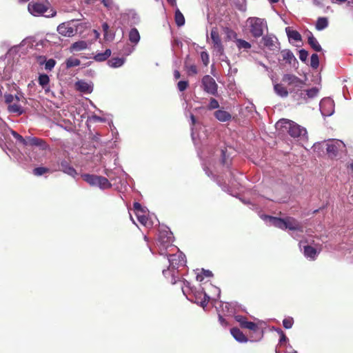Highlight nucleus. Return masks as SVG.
Returning <instances> with one entry per match:
<instances>
[{"label": "nucleus", "instance_id": "33", "mask_svg": "<svg viewBox=\"0 0 353 353\" xmlns=\"http://www.w3.org/2000/svg\"><path fill=\"white\" fill-rule=\"evenodd\" d=\"M76 85L77 89L81 92H90L92 90L90 85L88 83L83 81L77 82Z\"/></svg>", "mask_w": 353, "mask_h": 353}, {"label": "nucleus", "instance_id": "10", "mask_svg": "<svg viewBox=\"0 0 353 353\" xmlns=\"http://www.w3.org/2000/svg\"><path fill=\"white\" fill-rule=\"evenodd\" d=\"M265 29L268 30V27L264 23H251L250 31L254 37L257 38L263 34Z\"/></svg>", "mask_w": 353, "mask_h": 353}, {"label": "nucleus", "instance_id": "41", "mask_svg": "<svg viewBox=\"0 0 353 353\" xmlns=\"http://www.w3.org/2000/svg\"><path fill=\"white\" fill-rule=\"evenodd\" d=\"M50 172V170L45 167H38L33 170V174L36 176H41Z\"/></svg>", "mask_w": 353, "mask_h": 353}, {"label": "nucleus", "instance_id": "48", "mask_svg": "<svg viewBox=\"0 0 353 353\" xmlns=\"http://www.w3.org/2000/svg\"><path fill=\"white\" fill-rule=\"evenodd\" d=\"M283 57L284 60L288 61L289 63H291L292 59H295V57L292 52L290 51L286 52L283 54Z\"/></svg>", "mask_w": 353, "mask_h": 353}, {"label": "nucleus", "instance_id": "36", "mask_svg": "<svg viewBox=\"0 0 353 353\" xmlns=\"http://www.w3.org/2000/svg\"><path fill=\"white\" fill-rule=\"evenodd\" d=\"M241 327L245 328V329H248L254 332H259L260 330V328L256 323L252 322V321H245Z\"/></svg>", "mask_w": 353, "mask_h": 353}, {"label": "nucleus", "instance_id": "22", "mask_svg": "<svg viewBox=\"0 0 353 353\" xmlns=\"http://www.w3.org/2000/svg\"><path fill=\"white\" fill-rule=\"evenodd\" d=\"M275 92L281 97H286L288 95L289 91L287 88L281 83H276L274 86Z\"/></svg>", "mask_w": 353, "mask_h": 353}, {"label": "nucleus", "instance_id": "37", "mask_svg": "<svg viewBox=\"0 0 353 353\" xmlns=\"http://www.w3.org/2000/svg\"><path fill=\"white\" fill-rule=\"evenodd\" d=\"M38 81L39 85L45 89L46 87L49 84L50 78L47 74H42L39 76Z\"/></svg>", "mask_w": 353, "mask_h": 353}, {"label": "nucleus", "instance_id": "11", "mask_svg": "<svg viewBox=\"0 0 353 353\" xmlns=\"http://www.w3.org/2000/svg\"><path fill=\"white\" fill-rule=\"evenodd\" d=\"M286 229L292 231H303V227L296 219L288 216L285 218Z\"/></svg>", "mask_w": 353, "mask_h": 353}, {"label": "nucleus", "instance_id": "2", "mask_svg": "<svg viewBox=\"0 0 353 353\" xmlns=\"http://www.w3.org/2000/svg\"><path fill=\"white\" fill-rule=\"evenodd\" d=\"M28 10L29 12L34 16L44 15L47 17H54L56 15V11L49 6L41 3L32 1L28 3Z\"/></svg>", "mask_w": 353, "mask_h": 353}, {"label": "nucleus", "instance_id": "3", "mask_svg": "<svg viewBox=\"0 0 353 353\" xmlns=\"http://www.w3.org/2000/svg\"><path fill=\"white\" fill-rule=\"evenodd\" d=\"M326 150L330 158H341L346 152V147L341 140H332L327 143Z\"/></svg>", "mask_w": 353, "mask_h": 353}, {"label": "nucleus", "instance_id": "57", "mask_svg": "<svg viewBox=\"0 0 353 353\" xmlns=\"http://www.w3.org/2000/svg\"><path fill=\"white\" fill-rule=\"evenodd\" d=\"M328 23H316V28L318 30H322L327 26Z\"/></svg>", "mask_w": 353, "mask_h": 353}, {"label": "nucleus", "instance_id": "24", "mask_svg": "<svg viewBox=\"0 0 353 353\" xmlns=\"http://www.w3.org/2000/svg\"><path fill=\"white\" fill-rule=\"evenodd\" d=\"M184 68L188 76H195L198 74L196 65L194 64H190L187 61L185 62Z\"/></svg>", "mask_w": 353, "mask_h": 353}, {"label": "nucleus", "instance_id": "55", "mask_svg": "<svg viewBox=\"0 0 353 353\" xmlns=\"http://www.w3.org/2000/svg\"><path fill=\"white\" fill-rule=\"evenodd\" d=\"M287 336L284 334V332L282 330H280V340L279 342L281 343L285 342L287 341Z\"/></svg>", "mask_w": 353, "mask_h": 353}, {"label": "nucleus", "instance_id": "39", "mask_svg": "<svg viewBox=\"0 0 353 353\" xmlns=\"http://www.w3.org/2000/svg\"><path fill=\"white\" fill-rule=\"evenodd\" d=\"M319 65V58L317 54H312L310 59V66L316 69Z\"/></svg>", "mask_w": 353, "mask_h": 353}, {"label": "nucleus", "instance_id": "6", "mask_svg": "<svg viewBox=\"0 0 353 353\" xmlns=\"http://www.w3.org/2000/svg\"><path fill=\"white\" fill-rule=\"evenodd\" d=\"M168 260L169 261V266L172 270H176L179 267L185 266V256L182 253H176L168 255Z\"/></svg>", "mask_w": 353, "mask_h": 353}, {"label": "nucleus", "instance_id": "44", "mask_svg": "<svg viewBox=\"0 0 353 353\" xmlns=\"http://www.w3.org/2000/svg\"><path fill=\"white\" fill-rule=\"evenodd\" d=\"M102 3L103 6L109 10L117 9L113 0H102Z\"/></svg>", "mask_w": 353, "mask_h": 353}, {"label": "nucleus", "instance_id": "58", "mask_svg": "<svg viewBox=\"0 0 353 353\" xmlns=\"http://www.w3.org/2000/svg\"><path fill=\"white\" fill-rule=\"evenodd\" d=\"M174 77L175 79H179L181 77V74L179 70L174 71Z\"/></svg>", "mask_w": 353, "mask_h": 353}, {"label": "nucleus", "instance_id": "61", "mask_svg": "<svg viewBox=\"0 0 353 353\" xmlns=\"http://www.w3.org/2000/svg\"><path fill=\"white\" fill-rule=\"evenodd\" d=\"M332 3H339V4H342L346 1H347L348 0H331Z\"/></svg>", "mask_w": 353, "mask_h": 353}, {"label": "nucleus", "instance_id": "60", "mask_svg": "<svg viewBox=\"0 0 353 353\" xmlns=\"http://www.w3.org/2000/svg\"><path fill=\"white\" fill-rule=\"evenodd\" d=\"M258 20H259V19L258 18H255V17H250L248 20H247V22H250V23H252V22H257Z\"/></svg>", "mask_w": 353, "mask_h": 353}, {"label": "nucleus", "instance_id": "49", "mask_svg": "<svg viewBox=\"0 0 353 353\" xmlns=\"http://www.w3.org/2000/svg\"><path fill=\"white\" fill-rule=\"evenodd\" d=\"M175 22H185L183 15L179 10L175 12Z\"/></svg>", "mask_w": 353, "mask_h": 353}, {"label": "nucleus", "instance_id": "14", "mask_svg": "<svg viewBox=\"0 0 353 353\" xmlns=\"http://www.w3.org/2000/svg\"><path fill=\"white\" fill-rule=\"evenodd\" d=\"M230 333L238 342L245 343L248 341L247 336L238 327L232 328Z\"/></svg>", "mask_w": 353, "mask_h": 353}, {"label": "nucleus", "instance_id": "31", "mask_svg": "<svg viewBox=\"0 0 353 353\" xmlns=\"http://www.w3.org/2000/svg\"><path fill=\"white\" fill-rule=\"evenodd\" d=\"M271 219H272V223L275 227L282 230L286 229L285 218L281 219L277 217H271Z\"/></svg>", "mask_w": 353, "mask_h": 353}, {"label": "nucleus", "instance_id": "56", "mask_svg": "<svg viewBox=\"0 0 353 353\" xmlns=\"http://www.w3.org/2000/svg\"><path fill=\"white\" fill-rule=\"evenodd\" d=\"M133 207H134V210L135 211H137V212H139V211H142L141 205L139 203H138V202L134 203Z\"/></svg>", "mask_w": 353, "mask_h": 353}, {"label": "nucleus", "instance_id": "52", "mask_svg": "<svg viewBox=\"0 0 353 353\" xmlns=\"http://www.w3.org/2000/svg\"><path fill=\"white\" fill-rule=\"evenodd\" d=\"M108 28H109L108 23H103V30L104 31V37L107 40L110 39H112V37L111 35L110 37L108 35Z\"/></svg>", "mask_w": 353, "mask_h": 353}, {"label": "nucleus", "instance_id": "15", "mask_svg": "<svg viewBox=\"0 0 353 353\" xmlns=\"http://www.w3.org/2000/svg\"><path fill=\"white\" fill-rule=\"evenodd\" d=\"M60 170L64 173L73 177L77 174L76 170L72 167L67 161L65 160L61 161L60 165Z\"/></svg>", "mask_w": 353, "mask_h": 353}, {"label": "nucleus", "instance_id": "32", "mask_svg": "<svg viewBox=\"0 0 353 353\" xmlns=\"http://www.w3.org/2000/svg\"><path fill=\"white\" fill-rule=\"evenodd\" d=\"M286 32L289 39L294 40L295 41H299L301 40V36L299 32L296 30H290V28H286Z\"/></svg>", "mask_w": 353, "mask_h": 353}, {"label": "nucleus", "instance_id": "19", "mask_svg": "<svg viewBox=\"0 0 353 353\" xmlns=\"http://www.w3.org/2000/svg\"><path fill=\"white\" fill-rule=\"evenodd\" d=\"M301 96L303 99H306L307 98L312 99L315 97L319 92V89L316 88H312L308 90H301Z\"/></svg>", "mask_w": 353, "mask_h": 353}, {"label": "nucleus", "instance_id": "28", "mask_svg": "<svg viewBox=\"0 0 353 353\" xmlns=\"http://www.w3.org/2000/svg\"><path fill=\"white\" fill-rule=\"evenodd\" d=\"M122 19L125 21H137L139 17L134 10H130L123 14Z\"/></svg>", "mask_w": 353, "mask_h": 353}, {"label": "nucleus", "instance_id": "29", "mask_svg": "<svg viewBox=\"0 0 353 353\" xmlns=\"http://www.w3.org/2000/svg\"><path fill=\"white\" fill-rule=\"evenodd\" d=\"M111 55L110 49H106L104 52L98 53L94 57L96 61H104L107 60Z\"/></svg>", "mask_w": 353, "mask_h": 353}, {"label": "nucleus", "instance_id": "59", "mask_svg": "<svg viewBox=\"0 0 353 353\" xmlns=\"http://www.w3.org/2000/svg\"><path fill=\"white\" fill-rule=\"evenodd\" d=\"M203 274L207 277H210L212 276V273L210 270H204Z\"/></svg>", "mask_w": 353, "mask_h": 353}, {"label": "nucleus", "instance_id": "8", "mask_svg": "<svg viewBox=\"0 0 353 353\" xmlns=\"http://www.w3.org/2000/svg\"><path fill=\"white\" fill-rule=\"evenodd\" d=\"M72 23H59L57 26L58 32L64 36V37H72L74 36L77 32V27L73 25L71 26Z\"/></svg>", "mask_w": 353, "mask_h": 353}, {"label": "nucleus", "instance_id": "53", "mask_svg": "<svg viewBox=\"0 0 353 353\" xmlns=\"http://www.w3.org/2000/svg\"><path fill=\"white\" fill-rule=\"evenodd\" d=\"M5 102L7 104H10L14 100V96L11 94H6L4 95Z\"/></svg>", "mask_w": 353, "mask_h": 353}, {"label": "nucleus", "instance_id": "51", "mask_svg": "<svg viewBox=\"0 0 353 353\" xmlns=\"http://www.w3.org/2000/svg\"><path fill=\"white\" fill-rule=\"evenodd\" d=\"M234 319L239 323L241 327L244 324V323L248 321V319L245 316H243L241 315H236L234 316Z\"/></svg>", "mask_w": 353, "mask_h": 353}, {"label": "nucleus", "instance_id": "42", "mask_svg": "<svg viewBox=\"0 0 353 353\" xmlns=\"http://www.w3.org/2000/svg\"><path fill=\"white\" fill-rule=\"evenodd\" d=\"M11 134L19 143H22L23 145H27V139H24L21 135L14 130H12Z\"/></svg>", "mask_w": 353, "mask_h": 353}, {"label": "nucleus", "instance_id": "45", "mask_svg": "<svg viewBox=\"0 0 353 353\" xmlns=\"http://www.w3.org/2000/svg\"><path fill=\"white\" fill-rule=\"evenodd\" d=\"M294 324V319L292 317H288L283 319V325L285 329H290Z\"/></svg>", "mask_w": 353, "mask_h": 353}, {"label": "nucleus", "instance_id": "50", "mask_svg": "<svg viewBox=\"0 0 353 353\" xmlns=\"http://www.w3.org/2000/svg\"><path fill=\"white\" fill-rule=\"evenodd\" d=\"M201 58L203 64L207 66L209 63V55L206 52H202L201 53Z\"/></svg>", "mask_w": 353, "mask_h": 353}, {"label": "nucleus", "instance_id": "26", "mask_svg": "<svg viewBox=\"0 0 353 353\" xmlns=\"http://www.w3.org/2000/svg\"><path fill=\"white\" fill-rule=\"evenodd\" d=\"M98 176H99L97 175L90 174H85L82 175L83 179L92 186L97 185Z\"/></svg>", "mask_w": 353, "mask_h": 353}, {"label": "nucleus", "instance_id": "21", "mask_svg": "<svg viewBox=\"0 0 353 353\" xmlns=\"http://www.w3.org/2000/svg\"><path fill=\"white\" fill-rule=\"evenodd\" d=\"M317 250L316 248L311 245L304 246V255L307 258H310L312 260H315L317 256Z\"/></svg>", "mask_w": 353, "mask_h": 353}, {"label": "nucleus", "instance_id": "23", "mask_svg": "<svg viewBox=\"0 0 353 353\" xmlns=\"http://www.w3.org/2000/svg\"><path fill=\"white\" fill-rule=\"evenodd\" d=\"M97 187L105 190L110 188L112 187V184L107 178L102 176H99Z\"/></svg>", "mask_w": 353, "mask_h": 353}, {"label": "nucleus", "instance_id": "1", "mask_svg": "<svg viewBox=\"0 0 353 353\" xmlns=\"http://www.w3.org/2000/svg\"><path fill=\"white\" fill-rule=\"evenodd\" d=\"M276 126L277 128L284 129L294 138H305L307 136L305 128L287 119H280Z\"/></svg>", "mask_w": 353, "mask_h": 353}, {"label": "nucleus", "instance_id": "40", "mask_svg": "<svg viewBox=\"0 0 353 353\" xmlns=\"http://www.w3.org/2000/svg\"><path fill=\"white\" fill-rule=\"evenodd\" d=\"M263 43L265 46L268 47L270 49L274 46V41L272 38L270 36H265L262 39Z\"/></svg>", "mask_w": 353, "mask_h": 353}, {"label": "nucleus", "instance_id": "7", "mask_svg": "<svg viewBox=\"0 0 353 353\" xmlns=\"http://www.w3.org/2000/svg\"><path fill=\"white\" fill-rule=\"evenodd\" d=\"M210 37L213 42V48L216 52V54L219 56L223 55L224 53V47L222 44L221 39L216 28H212Z\"/></svg>", "mask_w": 353, "mask_h": 353}, {"label": "nucleus", "instance_id": "30", "mask_svg": "<svg viewBox=\"0 0 353 353\" xmlns=\"http://www.w3.org/2000/svg\"><path fill=\"white\" fill-rule=\"evenodd\" d=\"M308 43L310 46L316 52H320L322 50L321 45L319 43L316 39L313 36L311 35L308 37Z\"/></svg>", "mask_w": 353, "mask_h": 353}, {"label": "nucleus", "instance_id": "38", "mask_svg": "<svg viewBox=\"0 0 353 353\" xmlns=\"http://www.w3.org/2000/svg\"><path fill=\"white\" fill-rule=\"evenodd\" d=\"M80 63H81V61L79 59L72 58V57L68 58L65 61L67 68L79 66L80 65Z\"/></svg>", "mask_w": 353, "mask_h": 353}, {"label": "nucleus", "instance_id": "62", "mask_svg": "<svg viewBox=\"0 0 353 353\" xmlns=\"http://www.w3.org/2000/svg\"><path fill=\"white\" fill-rule=\"evenodd\" d=\"M316 22H319V23L327 22V19L325 17H319Z\"/></svg>", "mask_w": 353, "mask_h": 353}, {"label": "nucleus", "instance_id": "35", "mask_svg": "<svg viewBox=\"0 0 353 353\" xmlns=\"http://www.w3.org/2000/svg\"><path fill=\"white\" fill-rule=\"evenodd\" d=\"M8 110L10 112L17 113L19 115H21L23 113V110L22 107L19 104H10L8 107Z\"/></svg>", "mask_w": 353, "mask_h": 353}, {"label": "nucleus", "instance_id": "4", "mask_svg": "<svg viewBox=\"0 0 353 353\" xmlns=\"http://www.w3.org/2000/svg\"><path fill=\"white\" fill-rule=\"evenodd\" d=\"M282 81L288 87L290 93L297 92L301 91L304 85V82L292 74H285L282 77Z\"/></svg>", "mask_w": 353, "mask_h": 353}, {"label": "nucleus", "instance_id": "34", "mask_svg": "<svg viewBox=\"0 0 353 353\" xmlns=\"http://www.w3.org/2000/svg\"><path fill=\"white\" fill-rule=\"evenodd\" d=\"M124 63V59L122 58H112L108 61V65L112 68L121 67Z\"/></svg>", "mask_w": 353, "mask_h": 353}, {"label": "nucleus", "instance_id": "43", "mask_svg": "<svg viewBox=\"0 0 353 353\" xmlns=\"http://www.w3.org/2000/svg\"><path fill=\"white\" fill-rule=\"evenodd\" d=\"M219 107V103L218 101L214 98H210V103L207 107L208 110H212L218 108Z\"/></svg>", "mask_w": 353, "mask_h": 353}, {"label": "nucleus", "instance_id": "5", "mask_svg": "<svg viewBox=\"0 0 353 353\" xmlns=\"http://www.w3.org/2000/svg\"><path fill=\"white\" fill-rule=\"evenodd\" d=\"M201 88L205 92L209 94L216 96L218 94V85L215 80L208 74L202 78Z\"/></svg>", "mask_w": 353, "mask_h": 353}, {"label": "nucleus", "instance_id": "25", "mask_svg": "<svg viewBox=\"0 0 353 353\" xmlns=\"http://www.w3.org/2000/svg\"><path fill=\"white\" fill-rule=\"evenodd\" d=\"M129 40L131 43L137 45L140 40V34L137 28H132L129 32Z\"/></svg>", "mask_w": 353, "mask_h": 353}, {"label": "nucleus", "instance_id": "9", "mask_svg": "<svg viewBox=\"0 0 353 353\" xmlns=\"http://www.w3.org/2000/svg\"><path fill=\"white\" fill-rule=\"evenodd\" d=\"M192 292L194 294L195 296V302L202 307H205L207 306L210 298V296L203 291V289L201 288L198 290H193L191 289Z\"/></svg>", "mask_w": 353, "mask_h": 353}, {"label": "nucleus", "instance_id": "64", "mask_svg": "<svg viewBox=\"0 0 353 353\" xmlns=\"http://www.w3.org/2000/svg\"><path fill=\"white\" fill-rule=\"evenodd\" d=\"M314 1L318 6L321 5L323 3V0H314Z\"/></svg>", "mask_w": 353, "mask_h": 353}, {"label": "nucleus", "instance_id": "13", "mask_svg": "<svg viewBox=\"0 0 353 353\" xmlns=\"http://www.w3.org/2000/svg\"><path fill=\"white\" fill-rule=\"evenodd\" d=\"M320 108L324 115H331L333 110V101L330 99H323L320 103Z\"/></svg>", "mask_w": 353, "mask_h": 353}, {"label": "nucleus", "instance_id": "20", "mask_svg": "<svg viewBox=\"0 0 353 353\" xmlns=\"http://www.w3.org/2000/svg\"><path fill=\"white\" fill-rule=\"evenodd\" d=\"M28 145L40 146L42 148H46V142L43 139L37 137H27V145Z\"/></svg>", "mask_w": 353, "mask_h": 353}, {"label": "nucleus", "instance_id": "12", "mask_svg": "<svg viewBox=\"0 0 353 353\" xmlns=\"http://www.w3.org/2000/svg\"><path fill=\"white\" fill-rule=\"evenodd\" d=\"M232 36L235 38L236 46L239 50L243 49L247 51L251 48V44L249 42L241 39H236V34L231 30L228 32V37L231 38Z\"/></svg>", "mask_w": 353, "mask_h": 353}, {"label": "nucleus", "instance_id": "46", "mask_svg": "<svg viewBox=\"0 0 353 353\" xmlns=\"http://www.w3.org/2000/svg\"><path fill=\"white\" fill-rule=\"evenodd\" d=\"M189 85V83L188 81H180L177 83V88L179 91L183 92L185 90Z\"/></svg>", "mask_w": 353, "mask_h": 353}, {"label": "nucleus", "instance_id": "27", "mask_svg": "<svg viewBox=\"0 0 353 353\" xmlns=\"http://www.w3.org/2000/svg\"><path fill=\"white\" fill-rule=\"evenodd\" d=\"M39 59L41 60L39 61L40 64H43L44 62H46V63H45V69L46 70L51 71L54 68L55 65H56V61L54 59H50L48 61H46V57H39Z\"/></svg>", "mask_w": 353, "mask_h": 353}, {"label": "nucleus", "instance_id": "17", "mask_svg": "<svg viewBox=\"0 0 353 353\" xmlns=\"http://www.w3.org/2000/svg\"><path fill=\"white\" fill-rule=\"evenodd\" d=\"M88 48V43L85 41H79L73 43L70 48V52H79L85 50Z\"/></svg>", "mask_w": 353, "mask_h": 353}, {"label": "nucleus", "instance_id": "18", "mask_svg": "<svg viewBox=\"0 0 353 353\" xmlns=\"http://www.w3.org/2000/svg\"><path fill=\"white\" fill-rule=\"evenodd\" d=\"M178 273V271H176L175 270H172L170 266H168V268L167 270H163V274L165 277L166 278H170V282L172 284H175L177 282V280L176 279V274Z\"/></svg>", "mask_w": 353, "mask_h": 353}, {"label": "nucleus", "instance_id": "16", "mask_svg": "<svg viewBox=\"0 0 353 353\" xmlns=\"http://www.w3.org/2000/svg\"><path fill=\"white\" fill-rule=\"evenodd\" d=\"M214 117L216 119L221 122L230 121L232 118L231 114L223 110H219L214 112Z\"/></svg>", "mask_w": 353, "mask_h": 353}, {"label": "nucleus", "instance_id": "54", "mask_svg": "<svg viewBox=\"0 0 353 353\" xmlns=\"http://www.w3.org/2000/svg\"><path fill=\"white\" fill-rule=\"evenodd\" d=\"M219 321L220 324L223 327H227L229 325V323H228L226 319H224L223 316H221V314H219Z\"/></svg>", "mask_w": 353, "mask_h": 353}, {"label": "nucleus", "instance_id": "47", "mask_svg": "<svg viewBox=\"0 0 353 353\" xmlns=\"http://www.w3.org/2000/svg\"><path fill=\"white\" fill-rule=\"evenodd\" d=\"M308 52L304 49L299 50V59L303 62H305L307 59Z\"/></svg>", "mask_w": 353, "mask_h": 353}, {"label": "nucleus", "instance_id": "63", "mask_svg": "<svg viewBox=\"0 0 353 353\" xmlns=\"http://www.w3.org/2000/svg\"><path fill=\"white\" fill-rule=\"evenodd\" d=\"M191 120H192V124L194 125L196 123V119L195 117L193 114H191Z\"/></svg>", "mask_w": 353, "mask_h": 353}]
</instances>
